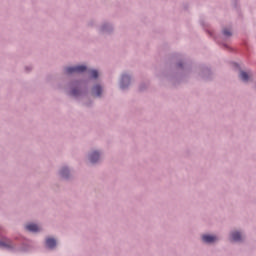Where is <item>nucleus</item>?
Segmentation results:
<instances>
[{"label":"nucleus","mask_w":256,"mask_h":256,"mask_svg":"<svg viewBox=\"0 0 256 256\" xmlns=\"http://www.w3.org/2000/svg\"><path fill=\"white\" fill-rule=\"evenodd\" d=\"M84 71H87V67L83 65L66 68L68 75H71V73H84Z\"/></svg>","instance_id":"f257e3e1"},{"label":"nucleus","mask_w":256,"mask_h":256,"mask_svg":"<svg viewBox=\"0 0 256 256\" xmlns=\"http://www.w3.org/2000/svg\"><path fill=\"white\" fill-rule=\"evenodd\" d=\"M202 241H204V243H215V241H217V238L213 235H203Z\"/></svg>","instance_id":"f03ea898"},{"label":"nucleus","mask_w":256,"mask_h":256,"mask_svg":"<svg viewBox=\"0 0 256 256\" xmlns=\"http://www.w3.org/2000/svg\"><path fill=\"white\" fill-rule=\"evenodd\" d=\"M130 81H131V78H129L128 75H123L121 84H120L121 89H125V87H127V85H129Z\"/></svg>","instance_id":"7ed1b4c3"},{"label":"nucleus","mask_w":256,"mask_h":256,"mask_svg":"<svg viewBox=\"0 0 256 256\" xmlns=\"http://www.w3.org/2000/svg\"><path fill=\"white\" fill-rule=\"evenodd\" d=\"M46 245L49 249H55V247L57 246V241L53 238H47Z\"/></svg>","instance_id":"20e7f679"},{"label":"nucleus","mask_w":256,"mask_h":256,"mask_svg":"<svg viewBox=\"0 0 256 256\" xmlns=\"http://www.w3.org/2000/svg\"><path fill=\"white\" fill-rule=\"evenodd\" d=\"M27 231H31L32 233H37V231H41V228L37 226V224H27Z\"/></svg>","instance_id":"39448f33"},{"label":"nucleus","mask_w":256,"mask_h":256,"mask_svg":"<svg viewBox=\"0 0 256 256\" xmlns=\"http://www.w3.org/2000/svg\"><path fill=\"white\" fill-rule=\"evenodd\" d=\"M92 93L96 97H101V93H102L101 86H99V85L94 86L93 89H92Z\"/></svg>","instance_id":"423d86ee"},{"label":"nucleus","mask_w":256,"mask_h":256,"mask_svg":"<svg viewBox=\"0 0 256 256\" xmlns=\"http://www.w3.org/2000/svg\"><path fill=\"white\" fill-rule=\"evenodd\" d=\"M90 161H91V163H97L99 161V154H98V152H93L90 155Z\"/></svg>","instance_id":"0eeeda50"},{"label":"nucleus","mask_w":256,"mask_h":256,"mask_svg":"<svg viewBox=\"0 0 256 256\" xmlns=\"http://www.w3.org/2000/svg\"><path fill=\"white\" fill-rule=\"evenodd\" d=\"M251 75H249V73L247 72H240V79H242V81H249Z\"/></svg>","instance_id":"6e6552de"},{"label":"nucleus","mask_w":256,"mask_h":256,"mask_svg":"<svg viewBox=\"0 0 256 256\" xmlns=\"http://www.w3.org/2000/svg\"><path fill=\"white\" fill-rule=\"evenodd\" d=\"M232 241H241V233L239 232H233L231 234Z\"/></svg>","instance_id":"1a4fd4ad"},{"label":"nucleus","mask_w":256,"mask_h":256,"mask_svg":"<svg viewBox=\"0 0 256 256\" xmlns=\"http://www.w3.org/2000/svg\"><path fill=\"white\" fill-rule=\"evenodd\" d=\"M90 75L93 79H97V77H99V72H97V70H90Z\"/></svg>","instance_id":"9d476101"},{"label":"nucleus","mask_w":256,"mask_h":256,"mask_svg":"<svg viewBox=\"0 0 256 256\" xmlns=\"http://www.w3.org/2000/svg\"><path fill=\"white\" fill-rule=\"evenodd\" d=\"M0 247H5L6 249H9V247H11V244L0 241Z\"/></svg>","instance_id":"9b49d317"},{"label":"nucleus","mask_w":256,"mask_h":256,"mask_svg":"<svg viewBox=\"0 0 256 256\" xmlns=\"http://www.w3.org/2000/svg\"><path fill=\"white\" fill-rule=\"evenodd\" d=\"M67 173H69V169L63 168L61 171V175H63V177H67Z\"/></svg>","instance_id":"f8f14e48"},{"label":"nucleus","mask_w":256,"mask_h":256,"mask_svg":"<svg viewBox=\"0 0 256 256\" xmlns=\"http://www.w3.org/2000/svg\"><path fill=\"white\" fill-rule=\"evenodd\" d=\"M223 34H224L226 37H231V31L228 30V29H224V30H223Z\"/></svg>","instance_id":"ddd939ff"},{"label":"nucleus","mask_w":256,"mask_h":256,"mask_svg":"<svg viewBox=\"0 0 256 256\" xmlns=\"http://www.w3.org/2000/svg\"><path fill=\"white\" fill-rule=\"evenodd\" d=\"M72 95H77V91H76V90H73V91H72Z\"/></svg>","instance_id":"4468645a"}]
</instances>
